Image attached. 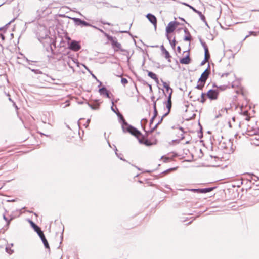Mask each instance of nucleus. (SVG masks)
Listing matches in <instances>:
<instances>
[{
  "label": "nucleus",
  "mask_w": 259,
  "mask_h": 259,
  "mask_svg": "<svg viewBox=\"0 0 259 259\" xmlns=\"http://www.w3.org/2000/svg\"><path fill=\"white\" fill-rule=\"evenodd\" d=\"M207 96L211 100H215L218 98V92L215 90H209L207 94Z\"/></svg>",
  "instance_id": "1a4fd4ad"
},
{
  "label": "nucleus",
  "mask_w": 259,
  "mask_h": 259,
  "mask_svg": "<svg viewBox=\"0 0 259 259\" xmlns=\"http://www.w3.org/2000/svg\"><path fill=\"white\" fill-rule=\"evenodd\" d=\"M6 251L10 254H12V252H13V251L12 250H11L10 249H8V247H6Z\"/></svg>",
  "instance_id": "473e14b6"
},
{
  "label": "nucleus",
  "mask_w": 259,
  "mask_h": 259,
  "mask_svg": "<svg viewBox=\"0 0 259 259\" xmlns=\"http://www.w3.org/2000/svg\"><path fill=\"white\" fill-rule=\"evenodd\" d=\"M143 120H144L145 122H147V119H143Z\"/></svg>",
  "instance_id": "774afa93"
},
{
  "label": "nucleus",
  "mask_w": 259,
  "mask_h": 259,
  "mask_svg": "<svg viewBox=\"0 0 259 259\" xmlns=\"http://www.w3.org/2000/svg\"><path fill=\"white\" fill-rule=\"evenodd\" d=\"M178 132L177 134V136L179 138V141L182 140L184 138V131L182 127H179L178 128Z\"/></svg>",
  "instance_id": "2eb2a0df"
},
{
  "label": "nucleus",
  "mask_w": 259,
  "mask_h": 259,
  "mask_svg": "<svg viewBox=\"0 0 259 259\" xmlns=\"http://www.w3.org/2000/svg\"><path fill=\"white\" fill-rule=\"evenodd\" d=\"M189 6V7H190L191 9H192L193 10V11H194L195 13H197V12H198V10H197L196 9H195V8H194V7H193L192 6Z\"/></svg>",
  "instance_id": "c9c22d12"
},
{
  "label": "nucleus",
  "mask_w": 259,
  "mask_h": 259,
  "mask_svg": "<svg viewBox=\"0 0 259 259\" xmlns=\"http://www.w3.org/2000/svg\"><path fill=\"white\" fill-rule=\"evenodd\" d=\"M99 92L101 95H105L107 98H110V93L107 89L103 87L99 90Z\"/></svg>",
  "instance_id": "ddd939ff"
},
{
  "label": "nucleus",
  "mask_w": 259,
  "mask_h": 259,
  "mask_svg": "<svg viewBox=\"0 0 259 259\" xmlns=\"http://www.w3.org/2000/svg\"><path fill=\"white\" fill-rule=\"evenodd\" d=\"M15 18H14V19H13L12 20H11V21L8 23V24H10L11 23H12V22H14V20H15Z\"/></svg>",
  "instance_id": "4d7b16f0"
},
{
  "label": "nucleus",
  "mask_w": 259,
  "mask_h": 259,
  "mask_svg": "<svg viewBox=\"0 0 259 259\" xmlns=\"http://www.w3.org/2000/svg\"><path fill=\"white\" fill-rule=\"evenodd\" d=\"M90 122V119H88L87 121V123L88 124V125L89 124Z\"/></svg>",
  "instance_id": "6e6d98bb"
},
{
  "label": "nucleus",
  "mask_w": 259,
  "mask_h": 259,
  "mask_svg": "<svg viewBox=\"0 0 259 259\" xmlns=\"http://www.w3.org/2000/svg\"><path fill=\"white\" fill-rule=\"evenodd\" d=\"M210 73V71L208 68L201 74L200 77L199 78L198 83L203 82L205 83L206 80L207 79Z\"/></svg>",
  "instance_id": "423d86ee"
},
{
  "label": "nucleus",
  "mask_w": 259,
  "mask_h": 259,
  "mask_svg": "<svg viewBox=\"0 0 259 259\" xmlns=\"http://www.w3.org/2000/svg\"><path fill=\"white\" fill-rule=\"evenodd\" d=\"M193 93V91H190V92H189V95L190 96V97L191 98H192V95H191V94H192Z\"/></svg>",
  "instance_id": "49530a36"
},
{
  "label": "nucleus",
  "mask_w": 259,
  "mask_h": 259,
  "mask_svg": "<svg viewBox=\"0 0 259 259\" xmlns=\"http://www.w3.org/2000/svg\"><path fill=\"white\" fill-rule=\"evenodd\" d=\"M164 116L163 115L161 117L160 119L159 120V121L157 122V123L152 128H151L149 131H148L149 133H152L158 126V125H159L162 121L163 119Z\"/></svg>",
  "instance_id": "6ab92c4d"
},
{
  "label": "nucleus",
  "mask_w": 259,
  "mask_h": 259,
  "mask_svg": "<svg viewBox=\"0 0 259 259\" xmlns=\"http://www.w3.org/2000/svg\"><path fill=\"white\" fill-rule=\"evenodd\" d=\"M4 219L9 224L10 223V221L8 220V219L6 217L5 215H3Z\"/></svg>",
  "instance_id": "a19ab883"
},
{
  "label": "nucleus",
  "mask_w": 259,
  "mask_h": 259,
  "mask_svg": "<svg viewBox=\"0 0 259 259\" xmlns=\"http://www.w3.org/2000/svg\"><path fill=\"white\" fill-rule=\"evenodd\" d=\"M73 19L75 22V23L78 25L81 24L84 26H92V25H91L89 23L85 21L82 20L79 18H73Z\"/></svg>",
  "instance_id": "9b49d317"
},
{
  "label": "nucleus",
  "mask_w": 259,
  "mask_h": 259,
  "mask_svg": "<svg viewBox=\"0 0 259 259\" xmlns=\"http://www.w3.org/2000/svg\"><path fill=\"white\" fill-rule=\"evenodd\" d=\"M170 45H171L172 47H173V48L175 47V46H176V40H175V39L174 38L172 41H171L170 42Z\"/></svg>",
  "instance_id": "2f4dec72"
},
{
  "label": "nucleus",
  "mask_w": 259,
  "mask_h": 259,
  "mask_svg": "<svg viewBox=\"0 0 259 259\" xmlns=\"http://www.w3.org/2000/svg\"><path fill=\"white\" fill-rule=\"evenodd\" d=\"M214 189V187H209L200 189V193H207L211 192Z\"/></svg>",
  "instance_id": "f3484780"
},
{
  "label": "nucleus",
  "mask_w": 259,
  "mask_h": 259,
  "mask_svg": "<svg viewBox=\"0 0 259 259\" xmlns=\"http://www.w3.org/2000/svg\"><path fill=\"white\" fill-rule=\"evenodd\" d=\"M226 112H227V109L226 108H222L220 111H219V113L216 115L215 118H218L222 116V113Z\"/></svg>",
  "instance_id": "412c9836"
},
{
  "label": "nucleus",
  "mask_w": 259,
  "mask_h": 259,
  "mask_svg": "<svg viewBox=\"0 0 259 259\" xmlns=\"http://www.w3.org/2000/svg\"><path fill=\"white\" fill-rule=\"evenodd\" d=\"M161 51L162 52V53L165 51L166 50V49H165V48L164 47V46L163 45H162L161 46Z\"/></svg>",
  "instance_id": "c03bdc74"
},
{
  "label": "nucleus",
  "mask_w": 259,
  "mask_h": 259,
  "mask_svg": "<svg viewBox=\"0 0 259 259\" xmlns=\"http://www.w3.org/2000/svg\"><path fill=\"white\" fill-rule=\"evenodd\" d=\"M248 37H249V35H247V36L245 37V38L244 39V40L246 38H247Z\"/></svg>",
  "instance_id": "69168bd1"
},
{
  "label": "nucleus",
  "mask_w": 259,
  "mask_h": 259,
  "mask_svg": "<svg viewBox=\"0 0 259 259\" xmlns=\"http://www.w3.org/2000/svg\"><path fill=\"white\" fill-rule=\"evenodd\" d=\"M121 82L123 84L125 85V84H127L128 83V81H127V80L126 78H122L121 80Z\"/></svg>",
  "instance_id": "c756f323"
},
{
  "label": "nucleus",
  "mask_w": 259,
  "mask_h": 259,
  "mask_svg": "<svg viewBox=\"0 0 259 259\" xmlns=\"http://www.w3.org/2000/svg\"><path fill=\"white\" fill-rule=\"evenodd\" d=\"M115 153H116V155L118 156V154L117 153V148L116 147H115Z\"/></svg>",
  "instance_id": "13d9d810"
},
{
  "label": "nucleus",
  "mask_w": 259,
  "mask_h": 259,
  "mask_svg": "<svg viewBox=\"0 0 259 259\" xmlns=\"http://www.w3.org/2000/svg\"><path fill=\"white\" fill-rule=\"evenodd\" d=\"M204 85L205 83L203 82H199L198 83V84L196 86L195 88L198 90H202Z\"/></svg>",
  "instance_id": "a878e982"
},
{
  "label": "nucleus",
  "mask_w": 259,
  "mask_h": 259,
  "mask_svg": "<svg viewBox=\"0 0 259 259\" xmlns=\"http://www.w3.org/2000/svg\"><path fill=\"white\" fill-rule=\"evenodd\" d=\"M229 74V73H223L221 74V77H223L224 76H227Z\"/></svg>",
  "instance_id": "72a5a7b5"
},
{
  "label": "nucleus",
  "mask_w": 259,
  "mask_h": 259,
  "mask_svg": "<svg viewBox=\"0 0 259 259\" xmlns=\"http://www.w3.org/2000/svg\"><path fill=\"white\" fill-rule=\"evenodd\" d=\"M148 86L149 87V89H150V92H152V86L151 84H148Z\"/></svg>",
  "instance_id": "8fccbe9b"
},
{
  "label": "nucleus",
  "mask_w": 259,
  "mask_h": 259,
  "mask_svg": "<svg viewBox=\"0 0 259 259\" xmlns=\"http://www.w3.org/2000/svg\"><path fill=\"white\" fill-rule=\"evenodd\" d=\"M165 89L166 90V91L167 92H168L169 90H170V92L171 91V90H172V89L171 88H170V87L169 86V85H168L167 87H166Z\"/></svg>",
  "instance_id": "f704fd0d"
},
{
  "label": "nucleus",
  "mask_w": 259,
  "mask_h": 259,
  "mask_svg": "<svg viewBox=\"0 0 259 259\" xmlns=\"http://www.w3.org/2000/svg\"><path fill=\"white\" fill-rule=\"evenodd\" d=\"M169 158H168V157H165L164 158V161L165 162H168L169 161Z\"/></svg>",
  "instance_id": "37998d69"
},
{
  "label": "nucleus",
  "mask_w": 259,
  "mask_h": 259,
  "mask_svg": "<svg viewBox=\"0 0 259 259\" xmlns=\"http://www.w3.org/2000/svg\"><path fill=\"white\" fill-rule=\"evenodd\" d=\"M101 22L104 25H108L109 26L111 25V23H108V22H104V21H102Z\"/></svg>",
  "instance_id": "58836bf2"
},
{
  "label": "nucleus",
  "mask_w": 259,
  "mask_h": 259,
  "mask_svg": "<svg viewBox=\"0 0 259 259\" xmlns=\"http://www.w3.org/2000/svg\"><path fill=\"white\" fill-rule=\"evenodd\" d=\"M191 59L189 57V55L188 54L185 57L181 58L180 60V62L183 64H188L190 63Z\"/></svg>",
  "instance_id": "4468645a"
},
{
  "label": "nucleus",
  "mask_w": 259,
  "mask_h": 259,
  "mask_svg": "<svg viewBox=\"0 0 259 259\" xmlns=\"http://www.w3.org/2000/svg\"><path fill=\"white\" fill-rule=\"evenodd\" d=\"M69 48L72 51H78L80 49L81 46L79 42L75 40H72L69 44Z\"/></svg>",
  "instance_id": "0eeeda50"
},
{
  "label": "nucleus",
  "mask_w": 259,
  "mask_h": 259,
  "mask_svg": "<svg viewBox=\"0 0 259 259\" xmlns=\"http://www.w3.org/2000/svg\"><path fill=\"white\" fill-rule=\"evenodd\" d=\"M146 17L149 20V21L154 25L155 29H156L157 25V19L156 17L152 14L148 13L146 15Z\"/></svg>",
  "instance_id": "9d476101"
},
{
  "label": "nucleus",
  "mask_w": 259,
  "mask_h": 259,
  "mask_svg": "<svg viewBox=\"0 0 259 259\" xmlns=\"http://www.w3.org/2000/svg\"><path fill=\"white\" fill-rule=\"evenodd\" d=\"M247 134L251 136H254L253 138L252 139V140L254 141V144L259 146V134H256V131L255 130H254L252 131H247Z\"/></svg>",
  "instance_id": "39448f33"
},
{
  "label": "nucleus",
  "mask_w": 259,
  "mask_h": 259,
  "mask_svg": "<svg viewBox=\"0 0 259 259\" xmlns=\"http://www.w3.org/2000/svg\"><path fill=\"white\" fill-rule=\"evenodd\" d=\"M38 235L41 238L45 248L49 249L50 248H49V243H48L46 238H45V235H44L43 232L41 231L40 233H38Z\"/></svg>",
  "instance_id": "f8f14e48"
},
{
  "label": "nucleus",
  "mask_w": 259,
  "mask_h": 259,
  "mask_svg": "<svg viewBox=\"0 0 259 259\" xmlns=\"http://www.w3.org/2000/svg\"><path fill=\"white\" fill-rule=\"evenodd\" d=\"M105 35L107 39L111 42L115 51H118V50H120L122 52L125 51V50L122 49L121 44L117 41L116 37H113L107 33H105Z\"/></svg>",
  "instance_id": "7ed1b4c3"
},
{
  "label": "nucleus",
  "mask_w": 259,
  "mask_h": 259,
  "mask_svg": "<svg viewBox=\"0 0 259 259\" xmlns=\"http://www.w3.org/2000/svg\"><path fill=\"white\" fill-rule=\"evenodd\" d=\"M220 146L222 149L226 150L225 152L226 153H231L234 151L233 142L231 139H226L220 141Z\"/></svg>",
  "instance_id": "f03ea898"
},
{
  "label": "nucleus",
  "mask_w": 259,
  "mask_h": 259,
  "mask_svg": "<svg viewBox=\"0 0 259 259\" xmlns=\"http://www.w3.org/2000/svg\"><path fill=\"white\" fill-rule=\"evenodd\" d=\"M162 83L164 88H166V87H167V85H168L165 82L162 81Z\"/></svg>",
  "instance_id": "79ce46f5"
},
{
  "label": "nucleus",
  "mask_w": 259,
  "mask_h": 259,
  "mask_svg": "<svg viewBox=\"0 0 259 259\" xmlns=\"http://www.w3.org/2000/svg\"><path fill=\"white\" fill-rule=\"evenodd\" d=\"M111 109L112 111H113L114 112H116L114 110V108H113V107H111Z\"/></svg>",
  "instance_id": "bf43d9fd"
},
{
  "label": "nucleus",
  "mask_w": 259,
  "mask_h": 259,
  "mask_svg": "<svg viewBox=\"0 0 259 259\" xmlns=\"http://www.w3.org/2000/svg\"><path fill=\"white\" fill-rule=\"evenodd\" d=\"M177 51L180 53L181 52V47L180 46H178L177 47Z\"/></svg>",
  "instance_id": "3c124183"
},
{
  "label": "nucleus",
  "mask_w": 259,
  "mask_h": 259,
  "mask_svg": "<svg viewBox=\"0 0 259 259\" xmlns=\"http://www.w3.org/2000/svg\"><path fill=\"white\" fill-rule=\"evenodd\" d=\"M90 106H91V108L92 109H94V110H95V109H97V108H98V107H94V106H93L92 105H90Z\"/></svg>",
  "instance_id": "de8ad7c7"
},
{
  "label": "nucleus",
  "mask_w": 259,
  "mask_h": 259,
  "mask_svg": "<svg viewBox=\"0 0 259 259\" xmlns=\"http://www.w3.org/2000/svg\"><path fill=\"white\" fill-rule=\"evenodd\" d=\"M148 76H149L152 79L155 80L158 83V78L157 77L155 73H154L152 72L149 71L148 73Z\"/></svg>",
  "instance_id": "a211bd4d"
},
{
  "label": "nucleus",
  "mask_w": 259,
  "mask_h": 259,
  "mask_svg": "<svg viewBox=\"0 0 259 259\" xmlns=\"http://www.w3.org/2000/svg\"><path fill=\"white\" fill-rule=\"evenodd\" d=\"M166 37L167 38V39L169 40V42L171 41V37H170V36L168 35V33H167L166 34Z\"/></svg>",
  "instance_id": "ea45409f"
},
{
  "label": "nucleus",
  "mask_w": 259,
  "mask_h": 259,
  "mask_svg": "<svg viewBox=\"0 0 259 259\" xmlns=\"http://www.w3.org/2000/svg\"><path fill=\"white\" fill-rule=\"evenodd\" d=\"M205 95H206V94H205V93H202L201 94V100H200V102L204 103L205 101V100H206Z\"/></svg>",
  "instance_id": "bb28decb"
},
{
  "label": "nucleus",
  "mask_w": 259,
  "mask_h": 259,
  "mask_svg": "<svg viewBox=\"0 0 259 259\" xmlns=\"http://www.w3.org/2000/svg\"><path fill=\"white\" fill-rule=\"evenodd\" d=\"M30 224L31 227L33 228L35 231H36L37 233H40L42 231L41 230L40 227L36 225L32 221L29 220Z\"/></svg>",
  "instance_id": "dca6fc26"
},
{
  "label": "nucleus",
  "mask_w": 259,
  "mask_h": 259,
  "mask_svg": "<svg viewBox=\"0 0 259 259\" xmlns=\"http://www.w3.org/2000/svg\"><path fill=\"white\" fill-rule=\"evenodd\" d=\"M249 175H250V176H251L250 181H251V180L256 181V180L259 179V178L258 177L254 175L253 174H249Z\"/></svg>",
  "instance_id": "cd10ccee"
},
{
  "label": "nucleus",
  "mask_w": 259,
  "mask_h": 259,
  "mask_svg": "<svg viewBox=\"0 0 259 259\" xmlns=\"http://www.w3.org/2000/svg\"><path fill=\"white\" fill-rule=\"evenodd\" d=\"M155 118H154L153 117H152L151 118V119H150V125H151L153 123V121H154V119H155Z\"/></svg>",
  "instance_id": "4c0bfd02"
},
{
  "label": "nucleus",
  "mask_w": 259,
  "mask_h": 259,
  "mask_svg": "<svg viewBox=\"0 0 259 259\" xmlns=\"http://www.w3.org/2000/svg\"><path fill=\"white\" fill-rule=\"evenodd\" d=\"M99 4H101L102 2H99ZM102 4H104V5H109V3H107V2H102Z\"/></svg>",
  "instance_id": "603ef678"
},
{
  "label": "nucleus",
  "mask_w": 259,
  "mask_h": 259,
  "mask_svg": "<svg viewBox=\"0 0 259 259\" xmlns=\"http://www.w3.org/2000/svg\"><path fill=\"white\" fill-rule=\"evenodd\" d=\"M117 156H118L119 158H120V159L121 160H123L125 161V160H124V159H123L121 157V156H119L118 155Z\"/></svg>",
  "instance_id": "052dcab7"
},
{
  "label": "nucleus",
  "mask_w": 259,
  "mask_h": 259,
  "mask_svg": "<svg viewBox=\"0 0 259 259\" xmlns=\"http://www.w3.org/2000/svg\"><path fill=\"white\" fill-rule=\"evenodd\" d=\"M1 36H2V38L3 39H4V36L3 35H1Z\"/></svg>",
  "instance_id": "e2e57ef3"
},
{
  "label": "nucleus",
  "mask_w": 259,
  "mask_h": 259,
  "mask_svg": "<svg viewBox=\"0 0 259 259\" xmlns=\"http://www.w3.org/2000/svg\"><path fill=\"white\" fill-rule=\"evenodd\" d=\"M197 14L199 15V16H200V19H201V20H202V21H203L205 23V24H206L207 26H208V24H207V22H206V21L205 17L204 15H203V14H202V13H201L200 11H198V12H197Z\"/></svg>",
  "instance_id": "aec40b11"
},
{
  "label": "nucleus",
  "mask_w": 259,
  "mask_h": 259,
  "mask_svg": "<svg viewBox=\"0 0 259 259\" xmlns=\"http://www.w3.org/2000/svg\"><path fill=\"white\" fill-rule=\"evenodd\" d=\"M245 120H247V121H249L250 120V117L248 116H247V117H246L245 118Z\"/></svg>",
  "instance_id": "864d4df0"
},
{
  "label": "nucleus",
  "mask_w": 259,
  "mask_h": 259,
  "mask_svg": "<svg viewBox=\"0 0 259 259\" xmlns=\"http://www.w3.org/2000/svg\"><path fill=\"white\" fill-rule=\"evenodd\" d=\"M151 98V100H152V101H153V102H155V101H154V98H154V96H152Z\"/></svg>",
  "instance_id": "5fc2aeb1"
},
{
  "label": "nucleus",
  "mask_w": 259,
  "mask_h": 259,
  "mask_svg": "<svg viewBox=\"0 0 259 259\" xmlns=\"http://www.w3.org/2000/svg\"><path fill=\"white\" fill-rule=\"evenodd\" d=\"M172 93V90H171V91L170 92L169 95L168 96V98H167V101L166 102V107L167 108L168 111L165 114L163 115V116H165L167 115L170 112V109L171 108V106H172V102H171Z\"/></svg>",
  "instance_id": "6e6552de"
},
{
  "label": "nucleus",
  "mask_w": 259,
  "mask_h": 259,
  "mask_svg": "<svg viewBox=\"0 0 259 259\" xmlns=\"http://www.w3.org/2000/svg\"><path fill=\"white\" fill-rule=\"evenodd\" d=\"M249 33L250 34L253 35L254 36H256L257 35V33L255 32H254V31H250Z\"/></svg>",
  "instance_id": "e433bc0d"
},
{
  "label": "nucleus",
  "mask_w": 259,
  "mask_h": 259,
  "mask_svg": "<svg viewBox=\"0 0 259 259\" xmlns=\"http://www.w3.org/2000/svg\"><path fill=\"white\" fill-rule=\"evenodd\" d=\"M121 32H122V33H126V32H127V31H122Z\"/></svg>",
  "instance_id": "680f3d73"
},
{
  "label": "nucleus",
  "mask_w": 259,
  "mask_h": 259,
  "mask_svg": "<svg viewBox=\"0 0 259 259\" xmlns=\"http://www.w3.org/2000/svg\"><path fill=\"white\" fill-rule=\"evenodd\" d=\"M179 22L176 21L170 22L166 27V32L167 33H170L174 31L176 26L179 25Z\"/></svg>",
  "instance_id": "20e7f679"
},
{
  "label": "nucleus",
  "mask_w": 259,
  "mask_h": 259,
  "mask_svg": "<svg viewBox=\"0 0 259 259\" xmlns=\"http://www.w3.org/2000/svg\"><path fill=\"white\" fill-rule=\"evenodd\" d=\"M184 32L186 33H187L189 34V36H185L184 38V40L185 41H190L191 40V37L190 34L189 32H188V30L187 29H185L184 30Z\"/></svg>",
  "instance_id": "b1692460"
},
{
  "label": "nucleus",
  "mask_w": 259,
  "mask_h": 259,
  "mask_svg": "<svg viewBox=\"0 0 259 259\" xmlns=\"http://www.w3.org/2000/svg\"><path fill=\"white\" fill-rule=\"evenodd\" d=\"M163 54H164V56H165V58L167 59H168V61L169 62H171V60L170 59V55L168 52V51H167L166 50H165L163 52Z\"/></svg>",
  "instance_id": "4be33fe9"
},
{
  "label": "nucleus",
  "mask_w": 259,
  "mask_h": 259,
  "mask_svg": "<svg viewBox=\"0 0 259 259\" xmlns=\"http://www.w3.org/2000/svg\"><path fill=\"white\" fill-rule=\"evenodd\" d=\"M200 41L204 49H205V48H208L206 43L204 42L202 39H200Z\"/></svg>",
  "instance_id": "c85d7f7f"
},
{
  "label": "nucleus",
  "mask_w": 259,
  "mask_h": 259,
  "mask_svg": "<svg viewBox=\"0 0 259 259\" xmlns=\"http://www.w3.org/2000/svg\"><path fill=\"white\" fill-rule=\"evenodd\" d=\"M122 123V128L123 132H128L132 135L138 138L140 143L144 144L146 146H151L152 143L148 139H145L144 136L142 135L141 132L136 128L128 124L124 119L123 116L120 113L117 114Z\"/></svg>",
  "instance_id": "f257e3e1"
},
{
  "label": "nucleus",
  "mask_w": 259,
  "mask_h": 259,
  "mask_svg": "<svg viewBox=\"0 0 259 259\" xmlns=\"http://www.w3.org/2000/svg\"><path fill=\"white\" fill-rule=\"evenodd\" d=\"M243 114L246 116H248V112L247 111H244Z\"/></svg>",
  "instance_id": "09e8293b"
},
{
  "label": "nucleus",
  "mask_w": 259,
  "mask_h": 259,
  "mask_svg": "<svg viewBox=\"0 0 259 259\" xmlns=\"http://www.w3.org/2000/svg\"><path fill=\"white\" fill-rule=\"evenodd\" d=\"M99 30L101 32H103V31L102 30L100 29H99Z\"/></svg>",
  "instance_id": "338daca9"
},
{
  "label": "nucleus",
  "mask_w": 259,
  "mask_h": 259,
  "mask_svg": "<svg viewBox=\"0 0 259 259\" xmlns=\"http://www.w3.org/2000/svg\"><path fill=\"white\" fill-rule=\"evenodd\" d=\"M206 61L207 60H205V58H204V60L201 63V65H204Z\"/></svg>",
  "instance_id": "a18cd8bd"
},
{
  "label": "nucleus",
  "mask_w": 259,
  "mask_h": 259,
  "mask_svg": "<svg viewBox=\"0 0 259 259\" xmlns=\"http://www.w3.org/2000/svg\"><path fill=\"white\" fill-rule=\"evenodd\" d=\"M179 19H180L181 20L185 21V20L183 18H182L180 17Z\"/></svg>",
  "instance_id": "0e129e2a"
},
{
  "label": "nucleus",
  "mask_w": 259,
  "mask_h": 259,
  "mask_svg": "<svg viewBox=\"0 0 259 259\" xmlns=\"http://www.w3.org/2000/svg\"><path fill=\"white\" fill-rule=\"evenodd\" d=\"M153 110H154V115L153 117L154 118H156L158 114V112L156 109V102H154L153 104Z\"/></svg>",
  "instance_id": "5701e85b"
},
{
  "label": "nucleus",
  "mask_w": 259,
  "mask_h": 259,
  "mask_svg": "<svg viewBox=\"0 0 259 259\" xmlns=\"http://www.w3.org/2000/svg\"><path fill=\"white\" fill-rule=\"evenodd\" d=\"M205 58V60H207L210 58L208 48H205L204 49Z\"/></svg>",
  "instance_id": "393cba45"
},
{
  "label": "nucleus",
  "mask_w": 259,
  "mask_h": 259,
  "mask_svg": "<svg viewBox=\"0 0 259 259\" xmlns=\"http://www.w3.org/2000/svg\"><path fill=\"white\" fill-rule=\"evenodd\" d=\"M190 191H191L193 192H197L198 193H200V189H190Z\"/></svg>",
  "instance_id": "7c9ffc66"
}]
</instances>
